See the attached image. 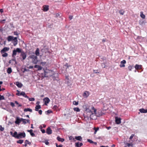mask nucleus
<instances>
[{"instance_id": "nucleus-1", "label": "nucleus", "mask_w": 147, "mask_h": 147, "mask_svg": "<svg viewBox=\"0 0 147 147\" xmlns=\"http://www.w3.org/2000/svg\"><path fill=\"white\" fill-rule=\"evenodd\" d=\"M26 134L24 131L18 134L16 131H15L14 132V135H13V137L18 139L24 138Z\"/></svg>"}, {"instance_id": "nucleus-2", "label": "nucleus", "mask_w": 147, "mask_h": 147, "mask_svg": "<svg viewBox=\"0 0 147 147\" xmlns=\"http://www.w3.org/2000/svg\"><path fill=\"white\" fill-rule=\"evenodd\" d=\"M28 58L31 59L32 63L34 64H36L38 62L37 56H36L34 53H33V54L30 55Z\"/></svg>"}, {"instance_id": "nucleus-3", "label": "nucleus", "mask_w": 147, "mask_h": 147, "mask_svg": "<svg viewBox=\"0 0 147 147\" xmlns=\"http://www.w3.org/2000/svg\"><path fill=\"white\" fill-rule=\"evenodd\" d=\"M91 109L92 110H93V112L89 108H87L86 109V111H87V112L91 113V114L90 115V117L91 118V116H92V115L94 114L95 115H96V110L93 107H92Z\"/></svg>"}, {"instance_id": "nucleus-4", "label": "nucleus", "mask_w": 147, "mask_h": 147, "mask_svg": "<svg viewBox=\"0 0 147 147\" xmlns=\"http://www.w3.org/2000/svg\"><path fill=\"white\" fill-rule=\"evenodd\" d=\"M21 49L19 48H17L16 49H14L13 51V53L12 54V57H15L17 54V52L19 53L21 52Z\"/></svg>"}, {"instance_id": "nucleus-5", "label": "nucleus", "mask_w": 147, "mask_h": 147, "mask_svg": "<svg viewBox=\"0 0 147 147\" xmlns=\"http://www.w3.org/2000/svg\"><path fill=\"white\" fill-rule=\"evenodd\" d=\"M20 53H21L20 56L22 57L23 60H24L25 59L26 57V53H25L23 51H22V50L21 51V52Z\"/></svg>"}, {"instance_id": "nucleus-6", "label": "nucleus", "mask_w": 147, "mask_h": 147, "mask_svg": "<svg viewBox=\"0 0 147 147\" xmlns=\"http://www.w3.org/2000/svg\"><path fill=\"white\" fill-rule=\"evenodd\" d=\"M21 121V118H20L19 117H17L16 118V120L15 121V123L16 124L19 125Z\"/></svg>"}, {"instance_id": "nucleus-7", "label": "nucleus", "mask_w": 147, "mask_h": 147, "mask_svg": "<svg viewBox=\"0 0 147 147\" xmlns=\"http://www.w3.org/2000/svg\"><path fill=\"white\" fill-rule=\"evenodd\" d=\"M9 48L7 47H4L1 51V54H3L5 52L8 51L9 50Z\"/></svg>"}, {"instance_id": "nucleus-8", "label": "nucleus", "mask_w": 147, "mask_h": 147, "mask_svg": "<svg viewBox=\"0 0 147 147\" xmlns=\"http://www.w3.org/2000/svg\"><path fill=\"white\" fill-rule=\"evenodd\" d=\"M115 121L117 124H119L121 123V119L120 118H118L117 117H115Z\"/></svg>"}, {"instance_id": "nucleus-9", "label": "nucleus", "mask_w": 147, "mask_h": 147, "mask_svg": "<svg viewBox=\"0 0 147 147\" xmlns=\"http://www.w3.org/2000/svg\"><path fill=\"white\" fill-rule=\"evenodd\" d=\"M126 63V61L125 60H123L122 61H121L120 62V67H125V64Z\"/></svg>"}, {"instance_id": "nucleus-10", "label": "nucleus", "mask_w": 147, "mask_h": 147, "mask_svg": "<svg viewBox=\"0 0 147 147\" xmlns=\"http://www.w3.org/2000/svg\"><path fill=\"white\" fill-rule=\"evenodd\" d=\"M43 100L45 102V104L46 105H47V104L50 101V99L47 97L44 98Z\"/></svg>"}, {"instance_id": "nucleus-11", "label": "nucleus", "mask_w": 147, "mask_h": 147, "mask_svg": "<svg viewBox=\"0 0 147 147\" xmlns=\"http://www.w3.org/2000/svg\"><path fill=\"white\" fill-rule=\"evenodd\" d=\"M17 37H15L13 40L12 43L14 46H16L18 44V40Z\"/></svg>"}, {"instance_id": "nucleus-12", "label": "nucleus", "mask_w": 147, "mask_h": 147, "mask_svg": "<svg viewBox=\"0 0 147 147\" xmlns=\"http://www.w3.org/2000/svg\"><path fill=\"white\" fill-rule=\"evenodd\" d=\"M21 120L23 122V123L24 124H26L27 123H29L30 120L29 119H26L21 118Z\"/></svg>"}, {"instance_id": "nucleus-13", "label": "nucleus", "mask_w": 147, "mask_h": 147, "mask_svg": "<svg viewBox=\"0 0 147 147\" xmlns=\"http://www.w3.org/2000/svg\"><path fill=\"white\" fill-rule=\"evenodd\" d=\"M15 84L18 86V87L21 88L23 86V84L21 83L18 82H16Z\"/></svg>"}, {"instance_id": "nucleus-14", "label": "nucleus", "mask_w": 147, "mask_h": 147, "mask_svg": "<svg viewBox=\"0 0 147 147\" xmlns=\"http://www.w3.org/2000/svg\"><path fill=\"white\" fill-rule=\"evenodd\" d=\"M90 93L88 91H85L83 94V96L84 97H87L89 95Z\"/></svg>"}, {"instance_id": "nucleus-15", "label": "nucleus", "mask_w": 147, "mask_h": 147, "mask_svg": "<svg viewBox=\"0 0 147 147\" xmlns=\"http://www.w3.org/2000/svg\"><path fill=\"white\" fill-rule=\"evenodd\" d=\"M46 133L48 134H52V131L50 127H49L47 128Z\"/></svg>"}, {"instance_id": "nucleus-16", "label": "nucleus", "mask_w": 147, "mask_h": 147, "mask_svg": "<svg viewBox=\"0 0 147 147\" xmlns=\"http://www.w3.org/2000/svg\"><path fill=\"white\" fill-rule=\"evenodd\" d=\"M14 38V37L13 36H8L7 40L9 42L13 40Z\"/></svg>"}, {"instance_id": "nucleus-17", "label": "nucleus", "mask_w": 147, "mask_h": 147, "mask_svg": "<svg viewBox=\"0 0 147 147\" xmlns=\"http://www.w3.org/2000/svg\"><path fill=\"white\" fill-rule=\"evenodd\" d=\"M135 68L136 69H140L142 68V65H139L136 64L135 66Z\"/></svg>"}, {"instance_id": "nucleus-18", "label": "nucleus", "mask_w": 147, "mask_h": 147, "mask_svg": "<svg viewBox=\"0 0 147 147\" xmlns=\"http://www.w3.org/2000/svg\"><path fill=\"white\" fill-rule=\"evenodd\" d=\"M43 10L44 11H47L49 9V6L48 5H44L43 6Z\"/></svg>"}, {"instance_id": "nucleus-19", "label": "nucleus", "mask_w": 147, "mask_h": 147, "mask_svg": "<svg viewBox=\"0 0 147 147\" xmlns=\"http://www.w3.org/2000/svg\"><path fill=\"white\" fill-rule=\"evenodd\" d=\"M28 131L30 132V135L32 137L35 136V134L33 132V130L32 129H30V130H28Z\"/></svg>"}, {"instance_id": "nucleus-20", "label": "nucleus", "mask_w": 147, "mask_h": 147, "mask_svg": "<svg viewBox=\"0 0 147 147\" xmlns=\"http://www.w3.org/2000/svg\"><path fill=\"white\" fill-rule=\"evenodd\" d=\"M34 67L35 68H37L38 70H41L42 69V67L41 66L37 65H35Z\"/></svg>"}, {"instance_id": "nucleus-21", "label": "nucleus", "mask_w": 147, "mask_h": 147, "mask_svg": "<svg viewBox=\"0 0 147 147\" xmlns=\"http://www.w3.org/2000/svg\"><path fill=\"white\" fill-rule=\"evenodd\" d=\"M124 144L127 145V146L128 147H129L131 146V147H133V144H132V142L130 143H127V142H124Z\"/></svg>"}, {"instance_id": "nucleus-22", "label": "nucleus", "mask_w": 147, "mask_h": 147, "mask_svg": "<svg viewBox=\"0 0 147 147\" xmlns=\"http://www.w3.org/2000/svg\"><path fill=\"white\" fill-rule=\"evenodd\" d=\"M57 139L59 141L61 142H63L65 140L63 138H61L59 136L57 137Z\"/></svg>"}, {"instance_id": "nucleus-23", "label": "nucleus", "mask_w": 147, "mask_h": 147, "mask_svg": "<svg viewBox=\"0 0 147 147\" xmlns=\"http://www.w3.org/2000/svg\"><path fill=\"white\" fill-rule=\"evenodd\" d=\"M139 111L141 113H147V109H145L143 108L140 109Z\"/></svg>"}, {"instance_id": "nucleus-24", "label": "nucleus", "mask_w": 147, "mask_h": 147, "mask_svg": "<svg viewBox=\"0 0 147 147\" xmlns=\"http://www.w3.org/2000/svg\"><path fill=\"white\" fill-rule=\"evenodd\" d=\"M35 54H36V56H38L39 55V49L38 48H37L35 52Z\"/></svg>"}, {"instance_id": "nucleus-25", "label": "nucleus", "mask_w": 147, "mask_h": 147, "mask_svg": "<svg viewBox=\"0 0 147 147\" xmlns=\"http://www.w3.org/2000/svg\"><path fill=\"white\" fill-rule=\"evenodd\" d=\"M41 106L40 105H36L35 107V110L36 111H38V110L41 108Z\"/></svg>"}, {"instance_id": "nucleus-26", "label": "nucleus", "mask_w": 147, "mask_h": 147, "mask_svg": "<svg viewBox=\"0 0 147 147\" xmlns=\"http://www.w3.org/2000/svg\"><path fill=\"white\" fill-rule=\"evenodd\" d=\"M75 139H76V140H79L80 141H81L82 140V138L81 136H76L75 137Z\"/></svg>"}, {"instance_id": "nucleus-27", "label": "nucleus", "mask_w": 147, "mask_h": 147, "mask_svg": "<svg viewBox=\"0 0 147 147\" xmlns=\"http://www.w3.org/2000/svg\"><path fill=\"white\" fill-rule=\"evenodd\" d=\"M24 112L30 111L31 112H32V109L30 108H26L24 109Z\"/></svg>"}, {"instance_id": "nucleus-28", "label": "nucleus", "mask_w": 147, "mask_h": 147, "mask_svg": "<svg viewBox=\"0 0 147 147\" xmlns=\"http://www.w3.org/2000/svg\"><path fill=\"white\" fill-rule=\"evenodd\" d=\"M12 69L11 67H9L7 70V72L8 74H10L12 72Z\"/></svg>"}, {"instance_id": "nucleus-29", "label": "nucleus", "mask_w": 147, "mask_h": 147, "mask_svg": "<svg viewBox=\"0 0 147 147\" xmlns=\"http://www.w3.org/2000/svg\"><path fill=\"white\" fill-rule=\"evenodd\" d=\"M140 17L143 19H144L145 18V16L144 14H143V12H140Z\"/></svg>"}, {"instance_id": "nucleus-30", "label": "nucleus", "mask_w": 147, "mask_h": 147, "mask_svg": "<svg viewBox=\"0 0 147 147\" xmlns=\"http://www.w3.org/2000/svg\"><path fill=\"white\" fill-rule=\"evenodd\" d=\"M125 12V11L121 9L119 11V13L122 15H123Z\"/></svg>"}, {"instance_id": "nucleus-31", "label": "nucleus", "mask_w": 147, "mask_h": 147, "mask_svg": "<svg viewBox=\"0 0 147 147\" xmlns=\"http://www.w3.org/2000/svg\"><path fill=\"white\" fill-rule=\"evenodd\" d=\"M24 140H20L17 141V142L18 143L22 144Z\"/></svg>"}, {"instance_id": "nucleus-32", "label": "nucleus", "mask_w": 147, "mask_h": 147, "mask_svg": "<svg viewBox=\"0 0 147 147\" xmlns=\"http://www.w3.org/2000/svg\"><path fill=\"white\" fill-rule=\"evenodd\" d=\"M74 110L75 111L77 112H79L80 111V109L78 107H75L74 108Z\"/></svg>"}, {"instance_id": "nucleus-33", "label": "nucleus", "mask_w": 147, "mask_h": 147, "mask_svg": "<svg viewBox=\"0 0 147 147\" xmlns=\"http://www.w3.org/2000/svg\"><path fill=\"white\" fill-rule=\"evenodd\" d=\"M2 54V56L3 57H6L8 56L7 53H5Z\"/></svg>"}, {"instance_id": "nucleus-34", "label": "nucleus", "mask_w": 147, "mask_h": 147, "mask_svg": "<svg viewBox=\"0 0 147 147\" xmlns=\"http://www.w3.org/2000/svg\"><path fill=\"white\" fill-rule=\"evenodd\" d=\"M145 23L144 21L142 20H140L139 22V24L141 25H142L143 24Z\"/></svg>"}, {"instance_id": "nucleus-35", "label": "nucleus", "mask_w": 147, "mask_h": 147, "mask_svg": "<svg viewBox=\"0 0 147 147\" xmlns=\"http://www.w3.org/2000/svg\"><path fill=\"white\" fill-rule=\"evenodd\" d=\"M28 99L30 101H33L35 100V98H29Z\"/></svg>"}, {"instance_id": "nucleus-36", "label": "nucleus", "mask_w": 147, "mask_h": 147, "mask_svg": "<svg viewBox=\"0 0 147 147\" xmlns=\"http://www.w3.org/2000/svg\"><path fill=\"white\" fill-rule=\"evenodd\" d=\"M75 145L76 147H80L79 142L76 143Z\"/></svg>"}, {"instance_id": "nucleus-37", "label": "nucleus", "mask_w": 147, "mask_h": 147, "mask_svg": "<svg viewBox=\"0 0 147 147\" xmlns=\"http://www.w3.org/2000/svg\"><path fill=\"white\" fill-rule=\"evenodd\" d=\"M26 94L25 92H22L20 93V95H21V96H22L24 97L25 96V95Z\"/></svg>"}, {"instance_id": "nucleus-38", "label": "nucleus", "mask_w": 147, "mask_h": 147, "mask_svg": "<svg viewBox=\"0 0 147 147\" xmlns=\"http://www.w3.org/2000/svg\"><path fill=\"white\" fill-rule=\"evenodd\" d=\"M94 134H96L97 131L98 130L99 128L98 127H97V128H94Z\"/></svg>"}, {"instance_id": "nucleus-39", "label": "nucleus", "mask_w": 147, "mask_h": 147, "mask_svg": "<svg viewBox=\"0 0 147 147\" xmlns=\"http://www.w3.org/2000/svg\"><path fill=\"white\" fill-rule=\"evenodd\" d=\"M15 103L17 105H18V107H21L22 105L21 104H19V103L16 101H15Z\"/></svg>"}, {"instance_id": "nucleus-40", "label": "nucleus", "mask_w": 147, "mask_h": 147, "mask_svg": "<svg viewBox=\"0 0 147 147\" xmlns=\"http://www.w3.org/2000/svg\"><path fill=\"white\" fill-rule=\"evenodd\" d=\"M133 67L132 66L129 65L128 67V68L129 70V71H131V70L132 69Z\"/></svg>"}, {"instance_id": "nucleus-41", "label": "nucleus", "mask_w": 147, "mask_h": 147, "mask_svg": "<svg viewBox=\"0 0 147 147\" xmlns=\"http://www.w3.org/2000/svg\"><path fill=\"white\" fill-rule=\"evenodd\" d=\"M73 104L74 105H78V102H76L75 101H74L73 102Z\"/></svg>"}, {"instance_id": "nucleus-42", "label": "nucleus", "mask_w": 147, "mask_h": 147, "mask_svg": "<svg viewBox=\"0 0 147 147\" xmlns=\"http://www.w3.org/2000/svg\"><path fill=\"white\" fill-rule=\"evenodd\" d=\"M87 141L88 142L91 144H93L94 143V142L92 140L90 139H87Z\"/></svg>"}, {"instance_id": "nucleus-43", "label": "nucleus", "mask_w": 147, "mask_h": 147, "mask_svg": "<svg viewBox=\"0 0 147 147\" xmlns=\"http://www.w3.org/2000/svg\"><path fill=\"white\" fill-rule=\"evenodd\" d=\"M25 142L27 144H29V145H31V142H29L28 140H25Z\"/></svg>"}, {"instance_id": "nucleus-44", "label": "nucleus", "mask_w": 147, "mask_h": 147, "mask_svg": "<svg viewBox=\"0 0 147 147\" xmlns=\"http://www.w3.org/2000/svg\"><path fill=\"white\" fill-rule=\"evenodd\" d=\"M4 129V127H3L1 125H0V130L2 131H3Z\"/></svg>"}, {"instance_id": "nucleus-45", "label": "nucleus", "mask_w": 147, "mask_h": 147, "mask_svg": "<svg viewBox=\"0 0 147 147\" xmlns=\"http://www.w3.org/2000/svg\"><path fill=\"white\" fill-rule=\"evenodd\" d=\"M5 98L3 96L0 95V100H4Z\"/></svg>"}, {"instance_id": "nucleus-46", "label": "nucleus", "mask_w": 147, "mask_h": 147, "mask_svg": "<svg viewBox=\"0 0 147 147\" xmlns=\"http://www.w3.org/2000/svg\"><path fill=\"white\" fill-rule=\"evenodd\" d=\"M56 147H63V145L61 144L58 145L57 143H55Z\"/></svg>"}, {"instance_id": "nucleus-47", "label": "nucleus", "mask_w": 147, "mask_h": 147, "mask_svg": "<svg viewBox=\"0 0 147 147\" xmlns=\"http://www.w3.org/2000/svg\"><path fill=\"white\" fill-rule=\"evenodd\" d=\"M46 63L45 62H41L40 63V64L43 66L45 65Z\"/></svg>"}, {"instance_id": "nucleus-48", "label": "nucleus", "mask_w": 147, "mask_h": 147, "mask_svg": "<svg viewBox=\"0 0 147 147\" xmlns=\"http://www.w3.org/2000/svg\"><path fill=\"white\" fill-rule=\"evenodd\" d=\"M58 108L57 106V105H55L53 107V109L54 110Z\"/></svg>"}, {"instance_id": "nucleus-49", "label": "nucleus", "mask_w": 147, "mask_h": 147, "mask_svg": "<svg viewBox=\"0 0 147 147\" xmlns=\"http://www.w3.org/2000/svg\"><path fill=\"white\" fill-rule=\"evenodd\" d=\"M93 72L94 73H99V72L98 71V70H94Z\"/></svg>"}, {"instance_id": "nucleus-50", "label": "nucleus", "mask_w": 147, "mask_h": 147, "mask_svg": "<svg viewBox=\"0 0 147 147\" xmlns=\"http://www.w3.org/2000/svg\"><path fill=\"white\" fill-rule=\"evenodd\" d=\"M134 134H132L131 135V136H130L129 139L130 140H131L133 138V137H134Z\"/></svg>"}, {"instance_id": "nucleus-51", "label": "nucleus", "mask_w": 147, "mask_h": 147, "mask_svg": "<svg viewBox=\"0 0 147 147\" xmlns=\"http://www.w3.org/2000/svg\"><path fill=\"white\" fill-rule=\"evenodd\" d=\"M17 92H18V93H16V95L18 96H21V95H20V92L18 90H17Z\"/></svg>"}, {"instance_id": "nucleus-52", "label": "nucleus", "mask_w": 147, "mask_h": 147, "mask_svg": "<svg viewBox=\"0 0 147 147\" xmlns=\"http://www.w3.org/2000/svg\"><path fill=\"white\" fill-rule=\"evenodd\" d=\"M10 105L12 107H14L15 106V104L13 102H11L10 103Z\"/></svg>"}, {"instance_id": "nucleus-53", "label": "nucleus", "mask_w": 147, "mask_h": 147, "mask_svg": "<svg viewBox=\"0 0 147 147\" xmlns=\"http://www.w3.org/2000/svg\"><path fill=\"white\" fill-rule=\"evenodd\" d=\"M13 33L15 35H18V34L17 31L14 32H13Z\"/></svg>"}, {"instance_id": "nucleus-54", "label": "nucleus", "mask_w": 147, "mask_h": 147, "mask_svg": "<svg viewBox=\"0 0 147 147\" xmlns=\"http://www.w3.org/2000/svg\"><path fill=\"white\" fill-rule=\"evenodd\" d=\"M45 144L47 145H48L49 144V142L47 141H45Z\"/></svg>"}, {"instance_id": "nucleus-55", "label": "nucleus", "mask_w": 147, "mask_h": 147, "mask_svg": "<svg viewBox=\"0 0 147 147\" xmlns=\"http://www.w3.org/2000/svg\"><path fill=\"white\" fill-rule=\"evenodd\" d=\"M47 113L48 114H49V113H52V111L51 110H48L47 111Z\"/></svg>"}, {"instance_id": "nucleus-56", "label": "nucleus", "mask_w": 147, "mask_h": 147, "mask_svg": "<svg viewBox=\"0 0 147 147\" xmlns=\"http://www.w3.org/2000/svg\"><path fill=\"white\" fill-rule=\"evenodd\" d=\"M38 111V113L39 114L41 115L42 114V111L41 110H40L39 111Z\"/></svg>"}, {"instance_id": "nucleus-57", "label": "nucleus", "mask_w": 147, "mask_h": 147, "mask_svg": "<svg viewBox=\"0 0 147 147\" xmlns=\"http://www.w3.org/2000/svg\"><path fill=\"white\" fill-rule=\"evenodd\" d=\"M41 131L42 133H45V131L44 129H41Z\"/></svg>"}, {"instance_id": "nucleus-58", "label": "nucleus", "mask_w": 147, "mask_h": 147, "mask_svg": "<svg viewBox=\"0 0 147 147\" xmlns=\"http://www.w3.org/2000/svg\"><path fill=\"white\" fill-rule=\"evenodd\" d=\"M33 67V66H30L28 67V68L30 69H32Z\"/></svg>"}, {"instance_id": "nucleus-59", "label": "nucleus", "mask_w": 147, "mask_h": 147, "mask_svg": "<svg viewBox=\"0 0 147 147\" xmlns=\"http://www.w3.org/2000/svg\"><path fill=\"white\" fill-rule=\"evenodd\" d=\"M59 16V13H56L55 15V17H58Z\"/></svg>"}, {"instance_id": "nucleus-60", "label": "nucleus", "mask_w": 147, "mask_h": 147, "mask_svg": "<svg viewBox=\"0 0 147 147\" xmlns=\"http://www.w3.org/2000/svg\"><path fill=\"white\" fill-rule=\"evenodd\" d=\"M72 136H70L69 137V140H71L72 139Z\"/></svg>"}, {"instance_id": "nucleus-61", "label": "nucleus", "mask_w": 147, "mask_h": 147, "mask_svg": "<svg viewBox=\"0 0 147 147\" xmlns=\"http://www.w3.org/2000/svg\"><path fill=\"white\" fill-rule=\"evenodd\" d=\"M24 97H25V98H29V97L26 94L25 96H24Z\"/></svg>"}, {"instance_id": "nucleus-62", "label": "nucleus", "mask_w": 147, "mask_h": 147, "mask_svg": "<svg viewBox=\"0 0 147 147\" xmlns=\"http://www.w3.org/2000/svg\"><path fill=\"white\" fill-rule=\"evenodd\" d=\"M80 144V147L81 146H82L83 145V144L82 143H79Z\"/></svg>"}, {"instance_id": "nucleus-63", "label": "nucleus", "mask_w": 147, "mask_h": 147, "mask_svg": "<svg viewBox=\"0 0 147 147\" xmlns=\"http://www.w3.org/2000/svg\"><path fill=\"white\" fill-rule=\"evenodd\" d=\"M106 128L108 129V130H109V129H110L111 128V127L109 126V127H106Z\"/></svg>"}, {"instance_id": "nucleus-64", "label": "nucleus", "mask_w": 147, "mask_h": 147, "mask_svg": "<svg viewBox=\"0 0 147 147\" xmlns=\"http://www.w3.org/2000/svg\"><path fill=\"white\" fill-rule=\"evenodd\" d=\"M0 12L1 13H3V9H0Z\"/></svg>"}]
</instances>
